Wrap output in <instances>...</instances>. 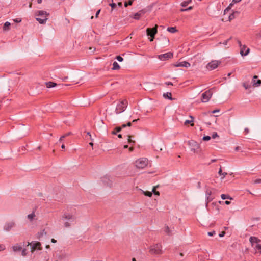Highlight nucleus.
I'll list each match as a JSON object with an SVG mask.
<instances>
[{
    "mask_svg": "<svg viewBox=\"0 0 261 261\" xmlns=\"http://www.w3.org/2000/svg\"><path fill=\"white\" fill-rule=\"evenodd\" d=\"M213 93L211 90L206 91L202 94L201 101L203 102H206L209 101L212 96Z\"/></svg>",
    "mask_w": 261,
    "mask_h": 261,
    "instance_id": "obj_6",
    "label": "nucleus"
},
{
    "mask_svg": "<svg viewBox=\"0 0 261 261\" xmlns=\"http://www.w3.org/2000/svg\"><path fill=\"white\" fill-rule=\"evenodd\" d=\"M202 139L204 141H208L211 139V137L209 136H204Z\"/></svg>",
    "mask_w": 261,
    "mask_h": 261,
    "instance_id": "obj_40",
    "label": "nucleus"
},
{
    "mask_svg": "<svg viewBox=\"0 0 261 261\" xmlns=\"http://www.w3.org/2000/svg\"><path fill=\"white\" fill-rule=\"evenodd\" d=\"M257 78V76L256 75H254L252 79L253 85L254 87H258V86H260V85H261V80H256V79Z\"/></svg>",
    "mask_w": 261,
    "mask_h": 261,
    "instance_id": "obj_16",
    "label": "nucleus"
},
{
    "mask_svg": "<svg viewBox=\"0 0 261 261\" xmlns=\"http://www.w3.org/2000/svg\"><path fill=\"white\" fill-rule=\"evenodd\" d=\"M148 163V160L147 158H141L135 161V165L138 169H144L147 166Z\"/></svg>",
    "mask_w": 261,
    "mask_h": 261,
    "instance_id": "obj_2",
    "label": "nucleus"
},
{
    "mask_svg": "<svg viewBox=\"0 0 261 261\" xmlns=\"http://www.w3.org/2000/svg\"><path fill=\"white\" fill-rule=\"evenodd\" d=\"M117 60L119 62H122L123 60V59L122 57H121L120 56H118L116 57Z\"/></svg>",
    "mask_w": 261,
    "mask_h": 261,
    "instance_id": "obj_42",
    "label": "nucleus"
},
{
    "mask_svg": "<svg viewBox=\"0 0 261 261\" xmlns=\"http://www.w3.org/2000/svg\"><path fill=\"white\" fill-rule=\"evenodd\" d=\"M218 136H219L217 134V133L215 132L213 134L212 137V138L215 139V138L218 137Z\"/></svg>",
    "mask_w": 261,
    "mask_h": 261,
    "instance_id": "obj_45",
    "label": "nucleus"
},
{
    "mask_svg": "<svg viewBox=\"0 0 261 261\" xmlns=\"http://www.w3.org/2000/svg\"><path fill=\"white\" fill-rule=\"evenodd\" d=\"M127 137H128L127 142L130 144L134 145L135 144L136 142L135 140H133L132 139V136H130V135H128Z\"/></svg>",
    "mask_w": 261,
    "mask_h": 261,
    "instance_id": "obj_26",
    "label": "nucleus"
},
{
    "mask_svg": "<svg viewBox=\"0 0 261 261\" xmlns=\"http://www.w3.org/2000/svg\"><path fill=\"white\" fill-rule=\"evenodd\" d=\"M165 84L167 85H173V84L170 82H166Z\"/></svg>",
    "mask_w": 261,
    "mask_h": 261,
    "instance_id": "obj_53",
    "label": "nucleus"
},
{
    "mask_svg": "<svg viewBox=\"0 0 261 261\" xmlns=\"http://www.w3.org/2000/svg\"><path fill=\"white\" fill-rule=\"evenodd\" d=\"M158 25H155L154 27L150 29L147 28L146 29V33L148 36H150L151 38L150 39V41H152L154 38L155 35L157 33Z\"/></svg>",
    "mask_w": 261,
    "mask_h": 261,
    "instance_id": "obj_5",
    "label": "nucleus"
},
{
    "mask_svg": "<svg viewBox=\"0 0 261 261\" xmlns=\"http://www.w3.org/2000/svg\"><path fill=\"white\" fill-rule=\"evenodd\" d=\"M36 217V215L34 212L28 215L27 218L30 221H32Z\"/></svg>",
    "mask_w": 261,
    "mask_h": 261,
    "instance_id": "obj_21",
    "label": "nucleus"
},
{
    "mask_svg": "<svg viewBox=\"0 0 261 261\" xmlns=\"http://www.w3.org/2000/svg\"><path fill=\"white\" fill-rule=\"evenodd\" d=\"M134 0H129L128 2L124 3V6L127 7L128 5H132Z\"/></svg>",
    "mask_w": 261,
    "mask_h": 261,
    "instance_id": "obj_35",
    "label": "nucleus"
},
{
    "mask_svg": "<svg viewBox=\"0 0 261 261\" xmlns=\"http://www.w3.org/2000/svg\"><path fill=\"white\" fill-rule=\"evenodd\" d=\"M205 194L207 199L206 204L213 200V198L211 197L210 196L212 194V191L209 188H207L205 191Z\"/></svg>",
    "mask_w": 261,
    "mask_h": 261,
    "instance_id": "obj_15",
    "label": "nucleus"
},
{
    "mask_svg": "<svg viewBox=\"0 0 261 261\" xmlns=\"http://www.w3.org/2000/svg\"><path fill=\"white\" fill-rule=\"evenodd\" d=\"M218 174L222 176V177H221L222 179L224 178L225 176L227 174V173L226 172H222V170L221 168H220L219 169V172H218Z\"/></svg>",
    "mask_w": 261,
    "mask_h": 261,
    "instance_id": "obj_27",
    "label": "nucleus"
},
{
    "mask_svg": "<svg viewBox=\"0 0 261 261\" xmlns=\"http://www.w3.org/2000/svg\"><path fill=\"white\" fill-rule=\"evenodd\" d=\"M140 14L139 13H136L134 16V18L136 20H138L140 18Z\"/></svg>",
    "mask_w": 261,
    "mask_h": 261,
    "instance_id": "obj_36",
    "label": "nucleus"
},
{
    "mask_svg": "<svg viewBox=\"0 0 261 261\" xmlns=\"http://www.w3.org/2000/svg\"><path fill=\"white\" fill-rule=\"evenodd\" d=\"M165 231L168 234H170V230L169 227L168 226L165 227Z\"/></svg>",
    "mask_w": 261,
    "mask_h": 261,
    "instance_id": "obj_39",
    "label": "nucleus"
},
{
    "mask_svg": "<svg viewBox=\"0 0 261 261\" xmlns=\"http://www.w3.org/2000/svg\"><path fill=\"white\" fill-rule=\"evenodd\" d=\"M110 6L112 7V9H114L116 7V5L115 3H112L110 4Z\"/></svg>",
    "mask_w": 261,
    "mask_h": 261,
    "instance_id": "obj_47",
    "label": "nucleus"
},
{
    "mask_svg": "<svg viewBox=\"0 0 261 261\" xmlns=\"http://www.w3.org/2000/svg\"><path fill=\"white\" fill-rule=\"evenodd\" d=\"M192 0H188L186 1H184L181 3V6L182 7H186L189 4H190Z\"/></svg>",
    "mask_w": 261,
    "mask_h": 261,
    "instance_id": "obj_31",
    "label": "nucleus"
},
{
    "mask_svg": "<svg viewBox=\"0 0 261 261\" xmlns=\"http://www.w3.org/2000/svg\"><path fill=\"white\" fill-rule=\"evenodd\" d=\"M27 250L26 249H23L22 250V252H21V254L22 256H24L27 255Z\"/></svg>",
    "mask_w": 261,
    "mask_h": 261,
    "instance_id": "obj_44",
    "label": "nucleus"
},
{
    "mask_svg": "<svg viewBox=\"0 0 261 261\" xmlns=\"http://www.w3.org/2000/svg\"><path fill=\"white\" fill-rule=\"evenodd\" d=\"M225 234V232L224 231L222 232L221 233L219 234L220 237H223Z\"/></svg>",
    "mask_w": 261,
    "mask_h": 261,
    "instance_id": "obj_50",
    "label": "nucleus"
},
{
    "mask_svg": "<svg viewBox=\"0 0 261 261\" xmlns=\"http://www.w3.org/2000/svg\"><path fill=\"white\" fill-rule=\"evenodd\" d=\"M120 127H122V129L123 128H125V127H126V124H122V125H121V126H120Z\"/></svg>",
    "mask_w": 261,
    "mask_h": 261,
    "instance_id": "obj_60",
    "label": "nucleus"
},
{
    "mask_svg": "<svg viewBox=\"0 0 261 261\" xmlns=\"http://www.w3.org/2000/svg\"><path fill=\"white\" fill-rule=\"evenodd\" d=\"M255 248L257 250H258L260 252H261V245L259 244H257L255 246Z\"/></svg>",
    "mask_w": 261,
    "mask_h": 261,
    "instance_id": "obj_38",
    "label": "nucleus"
},
{
    "mask_svg": "<svg viewBox=\"0 0 261 261\" xmlns=\"http://www.w3.org/2000/svg\"><path fill=\"white\" fill-rule=\"evenodd\" d=\"M126 126L130 127L132 126V123L130 122H127V123L126 124Z\"/></svg>",
    "mask_w": 261,
    "mask_h": 261,
    "instance_id": "obj_55",
    "label": "nucleus"
},
{
    "mask_svg": "<svg viewBox=\"0 0 261 261\" xmlns=\"http://www.w3.org/2000/svg\"><path fill=\"white\" fill-rule=\"evenodd\" d=\"M244 131H245L246 134H247L249 132V129L248 128H245L244 129Z\"/></svg>",
    "mask_w": 261,
    "mask_h": 261,
    "instance_id": "obj_51",
    "label": "nucleus"
},
{
    "mask_svg": "<svg viewBox=\"0 0 261 261\" xmlns=\"http://www.w3.org/2000/svg\"><path fill=\"white\" fill-rule=\"evenodd\" d=\"M62 219L64 221H66L64 223V226L66 228H68L71 226L70 222H72L75 220L76 217L75 214L73 213H65L62 216Z\"/></svg>",
    "mask_w": 261,
    "mask_h": 261,
    "instance_id": "obj_1",
    "label": "nucleus"
},
{
    "mask_svg": "<svg viewBox=\"0 0 261 261\" xmlns=\"http://www.w3.org/2000/svg\"><path fill=\"white\" fill-rule=\"evenodd\" d=\"M139 119H134L133 120L132 122L133 123H135L137 121H138Z\"/></svg>",
    "mask_w": 261,
    "mask_h": 261,
    "instance_id": "obj_61",
    "label": "nucleus"
},
{
    "mask_svg": "<svg viewBox=\"0 0 261 261\" xmlns=\"http://www.w3.org/2000/svg\"><path fill=\"white\" fill-rule=\"evenodd\" d=\"M12 249L13 251L16 252L21 250L22 249V247L20 245L16 244L12 246Z\"/></svg>",
    "mask_w": 261,
    "mask_h": 261,
    "instance_id": "obj_19",
    "label": "nucleus"
},
{
    "mask_svg": "<svg viewBox=\"0 0 261 261\" xmlns=\"http://www.w3.org/2000/svg\"><path fill=\"white\" fill-rule=\"evenodd\" d=\"M163 97L165 98H168L170 100H172V94L170 92H167L166 93H164Z\"/></svg>",
    "mask_w": 261,
    "mask_h": 261,
    "instance_id": "obj_22",
    "label": "nucleus"
},
{
    "mask_svg": "<svg viewBox=\"0 0 261 261\" xmlns=\"http://www.w3.org/2000/svg\"><path fill=\"white\" fill-rule=\"evenodd\" d=\"M71 134V132H68V133L65 134V135H64V136H65V137H66L70 135Z\"/></svg>",
    "mask_w": 261,
    "mask_h": 261,
    "instance_id": "obj_52",
    "label": "nucleus"
},
{
    "mask_svg": "<svg viewBox=\"0 0 261 261\" xmlns=\"http://www.w3.org/2000/svg\"><path fill=\"white\" fill-rule=\"evenodd\" d=\"M173 57L172 53L168 52L158 56V58L162 61H165Z\"/></svg>",
    "mask_w": 261,
    "mask_h": 261,
    "instance_id": "obj_11",
    "label": "nucleus"
},
{
    "mask_svg": "<svg viewBox=\"0 0 261 261\" xmlns=\"http://www.w3.org/2000/svg\"><path fill=\"white\" fill-rule=\"evenodd\" d=\"M46 85L47 88H50L55 87L57 84L55 83L49 82L46 83Z\"/></svg>",
    "mask_w": 261,
    "mask_h": 261,
    "instance_id": "obj_24",
    "label": "nucleus"
},
{
    "mask_svg": "<svg viewBox=\"0 0 261 261\" xmlns=\"http://www.w3.org/2000/svg\"><path fill=\"white\" fill-rule=\"evenodd\" d=\"M15 225V223L14 222L6 223L4 226V229L6 231H9L13 227H14Z\"/></svg>",
    "mask_w": 261,
    "mask_h": 261,
    "instance_id": "obj_13",
    "label": "nucleus"
},
{
    "mask_svg": "<svg viewBox=\"0 0 261 261\" xmlns=\"http://www.w3.org/2000/svg\"><path fill=\"white\" fill-rule=\"evenodd\" d=\"M129 150L130 151H132L134 150V148L133 147H130Z\"/></svg>",
    "mask_w": 261,
    "mask_h": 261,
    "instance_id": "obj_63",
    "label": "nucleus"
},
{
    "mask_svg": "<svg viewBox=\"0 0 261 261\" xmlns=\"http://www.w3.org/2000/svg\"><path fill=\"white\" fill-rule=\"evenodd\" d=\"M219 111H220V110L219 109L215 110L213 111L212 112V113L214 114V113H216L218 112Z\"/></svg>",
    "mask_w": 261,
    "mask_h": 261,
    "instance_id": "obj_54",
    "label": "nucleus"
},
{
    "mask_svg": "<svg viewBox=\"0 0 261 261\" xmlns=\"http://www.w3.org/2000/svg\"><path fill=\"white\" fill-rule=\"evenodd\" d=\"M143 194L147 196H148L149 197L152 196V192L149 191H143Z\"/></svg>",
    "mask_w": 261,
    "mask_h": 261,
    "instance_id": "obj_33",
    "label": "nucleus"
},
{
    "mask_svg": "<svg viewBox=\"0 0 261 261\" xmlns=\"http://www.w3.org/2000/svg\"><path fill=\"white\" fill-rule=\"evenodd\" d=\"M173 65L175 67H189L190 66V64L187 61H182L174 64Z\"/></svg>",
    "mask_w": 261,
    "mask_h": 261,
    "instance_id": "obj_14",
    "label": "nucleus"
},
{
    "mask_svg": "<svg viewBox=\"0 0 261 261\" xmlns=\"http://www.w3.org/2000/svg\"><path fill=\"white\" fill-rule=\"evenodd\" d=\"M242 0H232L229 6L224 10V13L227 11H228L230 9L231 7L234 4L241 2Z\"/></svg>",
    "mask_w": 261,
    "mask_h": 261,
    "instance_id": "obj_18",
    "label": "nucleus"
},
{
    "mask_svg": "<svg viewBox=\"0 0 261 261\" xmlns=\"http://www.w3.org/2000/svg\"><path fill=\"white\" fill-rule=\"evenodd\" d=\"M37 16H40V17L36 18V20L40 23V24H44L46 23L47 18V16L49 15L45 11H38L37 12Z\"/></svg>",
    "mask_w": 261,
    "mask_h": 261,
    "instance_id": "obj_3",
    "label": "nucleus"
},
{
    "mask_svg": "<svg viewBox=\"0 0 261 261\" xmlns=\"http://www.w3.org/2000/svg\"><path fill=\"white\" fill-rule=\"evenodd\" d=\"M156 187H154L151 192H153L156 195H159L160 193L159 191H156Z\"/></svg>",
    "mask_w": 261,
    "mask_h": 261,
    "instance_id": "obj_37",
    "label": "nucleus"
},
{
    "mask_svg": "<svg viewBox=\"0 0 261 261\" xmlns=\"http://www.w3.org/2000/svg\"><path fill=\"white\" fill-rule=\"evenodd\" d=\"M167 30L172 33H175L177 31L176 27H168Z\"/></svg>",
    "mask_w": 261,
    "mask_h": 261,
    "instance_id": "obj_25",
    "label": "nucleus"
},
{
    "mask_svg": "<svg viewBox=\"0 0 261 261\" xmlns=\"http://www.w3.org/2000/svg\"><path fill=\"white\" fill-rule=\"evenodd\" d=\"M127 106V101L126 100H123L118 103L115 109V113L117 114H120L124 112Z\"/></svg>",
    "mask_w": 261,
    "mask_h": 261,
    "instance_id": "obj_4",
    "label": "nucleus"
},
{
    "mask_svg": "<svg viewBox=\"0 0 261 261\" xmlns=\"http://www.w3.org/2000/svg\"><path fill=\"white\" fill-rule=\"evenodd\" d=\"M238 43L240 47V54L242 56H246L248 55L250 52V49L247 48L246 51L244 53V49H246V46L245 45H242L240 40L238 41Z\"/></svg>",
    "mask_w": 261,
    "mask_h": 261,
    "instance_id": "obj_10",
    "label": "nucleus"
},
{
    "mask_svg": "<svg viewBox=\"0 0 261 261\" xmlns=\"http://www.w3.org/2000/svg\"><path fill=\"white\" fill-rule=\"evenodd\" d=\"M229 39H228V40H226L225 42H224L223 43V44L224 45H227V42H228V40H229Z\"/></svg>",
    "mask_w": 261,
    "mask_h": 261,
    "instance_id": "obj_57",
    "label": "nucleus"
},
{
    "mask_svg": "<svg viewBox=\"0 0 261 261\" xmlns=\"http://www.w3.org/2000/svg\"><path fill=\"white\" fill-rule=\"evenodd\" d=\"M120 68L119 65L118 64V63L115 61L114 62V63H113V67H112V69L113 70H118Z\"/></svg>",
    "mask_w": 261,
    "mask_h": 261,
    "instance_id": "obj_23",
    "label": "nucleus"
},
{
    "mask_svg": "<svg viewBox=\"0 0 261 261\" xmlns=\"http://www.w3.org/2000/svg\"><path fill=\"white\" fill-rule=\"evenodd\" d=\"M65 138V136H64V135H63V136H61V137H60V138L59 139V141H62V140H63V139L64 138Z\"/></svg>",
    "mask_w": 261,
    "mask_h": 261,
    "instance_id": "obj_56",
    "label": "nucleus"
},
{
    "mask_svg": "<svg viewBox=\"0 0 261 261\" xmlns=\"http://www.w3.org/2000/svg\"><path fill=\"white\" fill-rule=\"evenodd\" d=\"M249 241H250V243H251L252 246H253L254 243L258 244V243L260 241V240H259L257 238H256L255 237H250Z\"/></svg>",
    "mask_w": 261,
    "mask_h": 261,
    "instance_id": "obj_17",
    "label": "nucleus"
},
{
    "mask_svg": "<svg viewBox=\"0 0 261 261\" xmlns=\"http://www.w3.org/2000/svg\"><path fill=\"white\" fill-rule=\"evenodd\" d=\"M122 127H116L112 132V134L113 135H116L117 132H119L121 130Z\"/></svg>",
    "mask_w": 261,
    "mask_h": 261,
    "instance_id": "obj_28",
    "label": "nucleus"
},
{
    "mask_svg": "<svg viewBox=\"0 0 261 261\" xmlns=\"http://www.w3.org/2000/svg\"><path fill=\"white\" fill-rule=\"evenodd\" d=\"M221 61L218 60H213L211 62L208 63L206 66L207 69L210 70H214L218 67V66L221 64Z\"/></svg>",
    "mask_w": 261,
    "mask_h": 261,
    "instance_id": "obj_7",
    "label": "nucleus"
},
{
    "mask_svg": "<svg viewBox=\"0 0 261 261\" xmlns=\"http://www.w3.org/2000/svg\"><path fill=\"white\" fill-rule=\"evenodd\" d=\"M243 86L244 87L245 89H248L251 87V85L247 82L243 83Z\"/></svg>",
    "mask_w": 261,
    "mask_h": 261,
    "instance_id": "obj_32",
    "label": "nucleus"
},
{
    "mask_svg": "<svg viewBox=\"0 0 261 261\" xmlns=\"http://www.w3.org/2000/svg\"><path fill=\"white\" fill-rule=\"evenodd\" d=\"M100 11H101V10H100V9H99V10L97 11V12L96 13L95 17H96V18H97V17H98V15L99 14V13H100Z\"/></svg>",
    "mask_w": 261,
    "mask_h": 261,
    "instance_id": "obj_49",
    "label": "nucleus"
},
{
    "mask_svg": "<svg viewBox=\"0 0 261 261\" xmlns=\"http://www.w3.org/2000/svg\"><path fill=\"white\" fill-rule=\"evenodd\" d=\"M254 184H260L261 183V179H256L253 181Z\"/></svg>",
    "mask_w": 261,
    "mask_h": 261,
    "instance_id": "obj_43",
    "label": "nucleus"
},
{
    "mask_svg": "<svg viewBox=\"0 0 261 261\" xmlns=\"http://www.w3.org/2000/svg\"><path fill=\"white\" fill-rule=\"evenodd\" d=\"M118 5L119 6V7H121L122 6V2H119L118 3Z\"/></svg>",
    "mask_w": 261,
    "mask_h": 261,
    "instance_id": "obj_62",
    "label": "nucleus"
},
{
    "mask_svg": "<svg viewBox=\"0 0 261 261\" xmlns=\"http://www.w3.org/2000/svg\"><path fill=\"white\" fill-rule=\"evenodd\" d=\"M5 248L4 246L0 245V251L5 250Z\"/></svg>",
    "mask_w": 261,
    "mask_h": 261,
    "instance_id": "obj_48",
    "label": "nucleus"
},
{
    "mask_svg": "<svg viewBox=\"0 0 261 261\" xmlns=\"http://www.w3.org/2000/svg\"><path fill=\"white\" fill-rule=\"evenodd\" d=\"M239 12L238 11H236L235 12H233L232 13L230 16H229V20L230 21L232 19H234L235 17V15L238 14Z\"/></svg>",
    "mask_w": 261,
    "mask_h": 261,
    "instance_id": "obj_30",
    "label": "nucleus"
},
{
    "mask_svg": "<svg viewBox=\"0 0 261 261\" xmlns=\"http://www.w3.org/2000/svg\"><path fill=\"white\" fill-rule=\"evenodd\" d=\"M188 145H189L191 150L194 152H196L199 148V145L194 140H190L188 141Z\"/></svg>",
    "mask_w": 261,
    "mask_h": 261,
    "instance_id": "obj_8",
    "label": "nucleus"
},
{
    "mask_svg": "<svg viewBox=\"0 0 261 261\" xmlns=\"http://www.w3.org/2000/svg\"><path fill=\"white\" fill-rule=\"evenodd\" d=\"M190 117L191 119L190 120H186L185 122V124L187 125L188 124H190V125L193 126L194 125V123H193V122L194 121V117L192 116H190Z\"/></svg>",
    "mask_w": 261,
    "mask_h": 261,
    "instance_id": "obj_20",
    "label": "nucleus"
},
{
    "mask_svg": "<svg viewBox=\"0 0 261 261\" xmlns=\"http://www.w3.org/2000/svg\"><path fill=\"white\" fill-rule=\"evenodd\" d=\"M118 137L119 138H121L122 137V135L121 134H119L118 135Z\"/></svg>",
    "mask_w": 261,
    "mask_h": 261,
    "instance_id": "obj_64",
    "label": "nucleus"
},
{
    "mask_svg": "<svg viewBox=\"0 0 261 261\" xmlns=\"http://www.w3.org/2000/svg\"><path fill=\"white\" fill-rule=\"evenodd\" d=\"M51 242L52 243H56V242H57V241H56V240H55L54 239H51Z\"/></svg>",
    "mask_w": 261,
    "mask_h": 261,
    "instance_id": "obj_58",
    "label": "nucleus"
},
{
    "mask_svg": "<svg viewBox=\"0 0 261 261\" xmlns=\"http://www.w3.org/2000/svg\"><path fill=\"white\" fill-rule=\"evenodd\" d=\"M150 252L151 254H159L162 252L161 251V245L160 244H155L152 246Z\"/></svg>",
    "mask_w": 261,
    "mask_h": 261,
    "instance_id": "obj_9",
    "label": "nucleus"
},
{
    "mask_svg": "<svg viewBox=\"0 0 261 261\" xmlns=\"http://www.w3.org/2000/svg\"><path fill=\"white\" fill-rule=\"evenodd\" d=\"M30 245L31 246V252H34L36 249H38V250L41 249V248L40 247L41 244L39 242H35L34 243L32 242L31 243H29L28 245Z\"/></svg>",
    "mask_w": 261,
    "mask_h": 261,
    "instance_id": "obj_12",
    "label": "nucleus"
},
{
    "mask_svg": "<svg viewBox=\"0 0 261 261\" xmlns=\"http://www.w3.org/2000/svg\"><path fill=\"white\" fill-rule=\"evenodd\" d=\"M192 9V6H190L187 9H181L180 10L181 11H188V10H190Z\"/></svg>",
    "mask_w": 261,
    "mask_h": 261,
    "instance_id": "obj_41",
    "label": "nucleus"
},
{
    "mask_svg": "<svg viewBox=\"0 0 261 261\" xmlns=\"http://www.w3.org/2000/svg\"><path fill=\"white\" fill-rule=\"evenodd\" d=\"M225 203L226 205H229V204H230V201H226L225 202Z\"/></svg>",
    "mask_w": 261,
    "mask_h": 261,
    "instance_id": "obj_59",
    "label": "nucleus"
},
{
    "mask_svg": "<svg viewBox=\"0 0 261 261\" xmlns=\"http://www.w3.org/2000/svg\"><path fill=\"white\" fill-rule=\"evenodd\" d=\"M10 26V23L9 22H6L3 27V29L4 30H8L9 29V27Z\"/></svg>",
    "mask_w": 261,
    "mask_h": 261,
    "instance_id": "obj_29",
    "label": "nucleus"
},
{
    "mask_svg": "<svg viewBox=\"0 0 261 261\" xmlns=\"http://www.w3.org/2000/svg\"><path fill=\"white\" fill-rule=\"evenodd\" d=\"M215 234V231H211V232H208L207 233V234L209 236H213V235H214Z\"/></svg>",
    "mask_w": 261,
    "mask_h": 261,
    "instance_id": "obj_46",
    "label": "nucleus"
},
{
    "mask_svg": "<svg viewBox=\"0 0 261 261\" xmlns=\"http://www.w3.org/2000/svg\"><path fill=\"white\" fill-rule=\"evenodd\" d=\"M221 197L222 199H232V198L230 197L229 195H226L225 194H222L221 195Z\"/></svg>",
    "mask_w": 261,
    "mask_h": 261,
    "instance_id": "obj_34",
    "label": "nucleus"
}]
</instances>
